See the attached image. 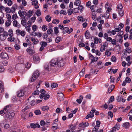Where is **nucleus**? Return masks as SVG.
I'll return each instance as SVG.
<instances>
[{
	"label": "nucleus",
	"instance_id": "obj_1",
	"mask_svg": "<svg viewBox=\"0 0 132 132\" xmlns=\"http://www.w3.org/2000/svg\"><path fill=\"white\" fill-rule=\"evenodd\" d=\"M41 94L40 95V98L46 100L48 99L50 97V95L48 94H46L45 91L43 89L40 90Z\"/></svg>",
	"mask_w": 132,
	"mask_h": 132
},
{
	"label": "nucleus",
	"instance_id": "obj_2",
	"mask_svg": "<svg viewBox=\"0 0 132 132\" xmlns=\"http://www.w3.org/2000/svg\"><path fill=\"white\" fill-rule=\"evenodd\" d=\"M11 109V106L10 105H7L5 107L4 109L0 111L1 114H4L9 113Z\"/></svg>",
	"mask_w": 132,
	"mask_h": 132
},
{
	"label": "nucleus",
	"instance_id": "obj_3",
	"mask_svg": "<svg viewBox=\"0 0 132 132\" xmlns=\"http://www.w3.org/2000/svg\"><path fill=\"white\" fill-rule=\"evenodd\" d=\"M57 66L59 67H63L64 64L63 59L61 57H59L57 58Z\"/></svg>",
	"mask_w": 132,
	"mask_h": 132
},
{
	"label": "nucleus",
	"instance_id": "obj_4",
	"mask_svg": "<svg viewBox=\"0 0 132 132\" xmlns=\"http://www.w3.org/2000/svg\"><path fill=\"white\" fill-rule=\"evenodd\" d=\"M39 75V71L38 70H36L35 71L32 77L31 78V81L32 82L34 81L37 79Z\"/></svg>",
	"mask_w": 132,
	"mask_h": 132
},
{
	"label": "nucleus",
	"instance_id": "obj_5",
	"mask_svg": "<svg viewBox=\"0 0 132 132\" xmlns=\"http://www.w3.org/2000/svg\"><path fill=\"white\" fill-rule=\"evenodd\" d=\"M8 33L7 32H4L3 33L0 34V40H5L8 36Z\"/></svg>",
	"mask_w": 132,
	"mask_h": 132
},
{
	"label": "nucleus",
	"instance_id": "obj_6",
	"mask_svg": "<svg viewBox=\"0 0 132 132\" xmlns=\"http://www.w3.org/2000/svg\"><path fill=\"white\" fill-rule=\"evenodd\" d=\"M33 61L35 64L38 63L40 60L39 57L36 54L34 55L33 56Z\"/></svg>",
	"mask_w": 132,
	"mask_h": 132
},
{
	"label": "nucleus",
	"instance_id": "obj_7",
	"mask_svg": "<svg viewBox=\"0 0 132 132\" xmlns=\"http://www.w3.org/2000/svg\"><path fill=\"white\" fill-rule=\"evenodd\" d=\"M63 34L68 33V34L70 33L73 30L72 28H70L69 29L68 27H66L63 29Z\"/></svg>",
	"mask_w": 132,
	"mask_h": 132
},
{
	"label": "nucleus",
	"instance_id": "obj_8",
	"mask_svg": "<svg viewBox=\"0 0 132 132\" xmlns=\"http://www.w3.org/2000/svg\"><path fill=\"white\" fill-rule=\"evenodd\" d=\"M15 113L13 112L10 113L9 112L5 114V118L9 119H12L14 116Z\"/></svg>",
	"mask_w": 132,
	"mask_h": 132
},
{
	"label": "nucleus",
	"instance_id": "obj_9",
	"mask_svg": "<svg viewBox=\"0 0 132 132\" xmlns=\"http://www.w3.org/2000/svg\"><path fill=\"white\" fill-rule=\"evenodd\" d=\"M89 58L91 60V62L90 63L89 65H90L92 62L96 61L98 60V58L97 57H94L93 56L90 54H89Z\"/></svg>",
	"mask_w": 132,
	"mask_h": 132
},
{
	"label": "nucleus",
	"instance_id": "obj_10",
	"mask_svg": "<svg viewBox=\"0 0 132 132\" xmlns=\"http://www.w3.org/2000/svg\"><path fill=\"white\" fill-rule=\"evenodd\" d=\"M57 98L60 101H63L64 99V96L63 93L61 92H60L57 93Z\"/></svg>",
	"mask_w": 132,
	"mask_h": 132
},
{
	"label": "nucleus",
	"instance_id": "obj_11",
	"mask_svg": "<svg viewBox=\"0 0 132 132\" xmlns=\"http://www.w3.org/2000/svg\"><path fill=\"white\" fill-rule=\"evenodd\" d=\"M16 31L17 35H20L23 37H24L26 34V32L23 30L21 31L19 29H18L16 30Z\"/></svg>",
	"mask_w": 132,
	"mask_h": 132
},
{
	"label": "nucleus",
	"instance_id": "obj_12",
	"mask_svg": "<svg viewBox=\"0 0 132 132\" xmlns=\"http://www.w3.org/2000/svg\"><path fill=\"white\" fill-rule=\"evenodd\" d=\"M50 64L53 67H55L56 65H57V58L52 59L50 62Z\"/></svg>",
	"mask_w": 132,
	"mask_h": 132
},
{
	"label": "nucleus",
	"instance_id": "obj_13",
	"mask_svg": "<svg viewBox=\"0 0 132 132\" xmlns=\"http://www.w3.org/2000/svg\"><path fill=\"white\" fill-rule=\"evenodd\" d=\"M0 56L2 58L7 59L9 57L7 53L5 52H3L1 53Z\"/></svg>",
	"mask_w": 132,
	"mask_h": 132
},
{
	"label": "nucleus",
	"instance_id": "obj_14",
	"mask_svg": "<svg viewBox=\"0 0 132 132\" xmlns=\"http://www.w3.org/2000/svg\"><path fill=\"white\" fill-rule=\"evenodd\" d=\"M24 95V91L22 90H20L17 92V96L18 97H20Z\"/></svg>",
	"mask_w": 132,
	"mask_h": 132
},
{
	"label": "nucleus",
	"instance_id": "obj_15",
	"mask_svg": "<svg viewBox=\"0 0 132 132\" xmlns=\"http://www.w3.org/2000/svg\"><path fill=\"white\" fill-rule=\"evenodd\" d=\"M18 13L19 16L21 17H25L27 15V13L23 10L19 11Z\"/></svg>",
	"mask_w": 132,
	"mask_h": 132
},
{
	"label": "nucleus",
	"instance_id": "obj_16",
	"mask_svg": "<svg viewBox=\"0 0 132 132\" xmlns=\"http://www.w3.org/2000/svg\"><path fill=\"white\" fill-rule=\"evenodd\" d=\"M31 40L33 42V44L34 45L37 44L39 42V40L37 38L33 37H31Z\"/></svg>",
	"mask_w": 132,
	"mask_h": 132
},
{
	"label": "nucleus",
	"instance_id": "obj_17",
	"mask_svg": "<svg viewBox=\"0 0 132 132\" xmlns=\"http://www.w3.org/2000/svg\"><path fill=\"white\" fill-rule=\"evenodd\" d=\"M32 98H34V97L33 96L30 97L28 100L29 101V103L31 106L34 105L35 104V100L34 99H32Z\"/></svg>",
	"mask_w": 132,
	"mask_h": 132
},
{
	"label": "nucleus",
	"instance_id": "obj_18",
	"mask_svg": "<svg viewBox=\"0 0 132 132\" xmlns=\"http://www.w3.org/2000/svg\"><path fill=\"white\" fill-rule=\"evenodd\" d=\"M26 51L30 55H32L34 54L35 53V51L32 49H31L30 48H28L27 50Z\"/></svg>",
	"mask_w": 132,
	"mask_h": 132
},
{
	"label": "nucleus",
	"instance_id": "obj_19",
	"mask_svg": "<svg viewBox=\"0 0 132 132\" xmlns=\"http://www.w3.org/2000/svg\"><path fill=\"white\" fill-rule=\"evenodd\" d=\"M32 4L35 6V8H38L39 6L38 5V2L37 0H34L33 1H32Z\"/></svg>",
	"mask_w": 132,
	"mask_h": 132
},
{
	"label": "nucleus",
	"instance_id": "obj_20",
	"mask_svg": "<svg viewBox=\"0 0 132 132\" xmlns=\"http://www.w3.org/2000/svg\"><path fill=\"white\" fill-rule=\"evenodd\" d=\"M94 44H96L98 42L100 43L102 42V40L101 39L98 38L97 37H95L94 38Z\"/></svg>",
	"mask_w": 132,
	"mask_h": 132
},
{
	"label": "nucleus",
	"instance_id": "obj_21",
	"mask_svg": "<svg viewBox=\"0 0 132 132\" xmlns=\"http://www.w3.org/2000/svg\"><path fill=\"white\" fill-rule=\"evenodd\" d=\"M118 11L119 16H120L121 17L123 16L124 14L123 10L122 9H118Z\"/></svg>",
	"mask_w": 132,
	"mask_h": 132
},
{
	"label": "nucleus",
	"instance_id": "obj_22",
	"mask_svg": "<svg viewBox=\"0 0 132 132\" xmlns=\"http://www.w3.org/2000/svg\"><path fill=\"white\" fill-rule=\"evenodd\" d=\"M3 83V82L0 80V93L4 91Z\"/></svg>",
	"mask_w": 132,
	"mask_h": 132
},
{
	"label": "nucleus",
	"instance_id": "obj_23",
	"mask_svg": "<svg viewBox=\"0 0 132 132\" xmlns=\"http://www.w3.org/2000/svg\"><path fill=\"white\" fill-rule=\"evenodd\" d=\"M48 67V64H46L45 65L44 67L45 73H48L49 70V68Z\"/></svg>",
	"mask_w": 132,
	"mask_h": 132
},
{
	"label": "nucleus",
	"instance_id": "obj_24",
	"mask_svg": "<svg viewBox=\"0 0 132 132\" xmlns=\"http://www.w3.org/2000/svg\"><path fill=\"white\" fill-rule=\"evenodd\" d=\"M76 129V125L71 124L69 125V129L71 130H74Z\"/></svg>",
	"mask_w": 132,
	"mask_h": 132
},
{
	"label": "nucleus",
	"instance_id": "obj_25",
	"mask_svg": "<svg viewBox=\"0 0 132 132\" xmlns=\"http://www.w3.org/2000/svg\"><path fill=\"white\" fill-rule=\"evenodd\" d=\"M52 128L53 130H55L58 128V127H57V124L55 123L54 122L52 124Z\"/></svg>",
	"mask_w": 132,
	"mask_h": 132
},
{
	"label": "nucleus",
	"instance_id": "obj_26",
	"mask_svg": "<svg viewBox=\"0 0 132 132\" xmlns=\"http://www.w3.org/2000/svg\"><path fill=\"white\" fill-rule=\"evenodd\" d=\"M21 23L23 26L25 27L26 26V19L24 18H23L22 20Z\"/></svg>",
	"mask_w": 132,
	"mask_h": 132
},
{
	"label": "nucleus",
	"instance_id": "obj_27",
	"mask_svg": "<svg viewBox=\"0 0 132 132\" xmlns=\"http://www.w3.org/2000/svg\"><path fill=\"white\" fill-rule=\"evenodd\" d=\"M22 3L23 5L20 6V8H24L23 6H25L27 4V2L25 0H22Z\"/></svg>",
	"mask_w": 132,
	"mask_h": 132
},
{
	"label": "nucleus",
	"instance_id": "obj_28",
	"mask_svg": "<svg viewBox=\"0 0 132 132\" xmlns=\"http://www.w3.org/2000/svg\"><path fill=\"white\" fill-rule=\"evenodd\" d=\"M114 88V85H112L110 86L108 89V92H109V93H110L113 90Z\"/></svg>",
	"mask_w": 132,
	"mask_h": 132
},
{
	"label": "nucleus",
	"instance_id": "obj_29",
	"mask_svg": "<svg viewBox=\"0 0 132 132\" xmlns=\"http://www.w3.org/2000/svg\"><path fill=\"white\" fill-rule=\"evenodd\" d=\"M119 37V39L118 40V41L120 43H122L123 41V40L122 39V37L121 35L119 34V33H118L117 35L116 36L117 37V36Z\"/></svg>",
	"mask_w": 132,
	"mask_h": 132
},
{
	"label": "nucleus",
	"instance_id": "obj_30",
	"mask_svg": "<svg viewBox=\"0 0 132 132\" xmlns=\"http://www.w3.org/2000/svg\"><path fill=\"white\" fill-rule=\"evenodd\" d=\"M130 124L129 123L126 122L123 123V127L125 128H128L130 126Z\"/></svg>",
	"mask_w": 132,
	"mask_h": 132
},
{
	"label": "nucleus",
	"instance_id": "obj_31",
	"mask_svg": "<svg viewBox=\"0 0 132 132\" xmlns=\"http://www.w3.org/2000/svg\"><path fill=\"white\" fill-rule=\"evenodd\" d=\"M53 30L51 28H49L47 31V33L49 35L51 34V36H53Z\"/></svg>",
	"mask_w": 132,
	"mask_h": 132
},
{
	"label": "nucleus",
	"instance_id": "obj_32",
	"mask_svg": "<svg viewBox=\"0 0 132 132\" xmlns=\"http://www.w3.org/2000/svg\"><path fill=\"white\" fill-rule=\"evenodd\" d=\"M98 70H93V68H91V69L90 70V72L92 74L94 73L95 74H96L97 73V72H98Z\"/></svg>",
	"mask_w": 132,
	"mask_h": 132
},
{
	"label": "nucleus",
	"instance_id": "obj_33",
	"mask_svg": "<svg viewBox=\"0 0 132 132\" xmlns=\"http://www.w3.org/2000/svg\"><path fill=\"white\" fill-rule=\"evenodd\" d=\"M80 1L79 0H76L74 2V4L77 6H79L80 4Z\"/></svg>",
	"mask_w": 132,
	"mask_h": 132
},
{
	"label": "nucleus",
	"instance_id": "obj_34",
	"mask_svg": "<svg viewBox=\"0 0 132 132\" xmlns=\"http://www.w3.org/2000/svg\"><path fill=\"white\" fill-rule=\"evenodd\" d=\"M9 35L11 37H12L13 35V31L12 29H10L8 31Z\"/></svg>",
	"mask_w": 132,
	"mask_h": 132
},
{
	"label": "nucleus",
	"instance_id": "obj_35",
	"mask_svg": "<svg viewBox=\"0 0 132 132\" xmlns=\"http://www.w3.org/2000/svg\"><path fill=\"white\" fill-rule=\"evenodd\" d=\"M85 36L86 37V39H88L90 37V33L89 31L87 30L85 33Z\"/></svg>",
	"mask_w": 132,
	"mask_h": 132
},
{
	"label": "nucleus",
	"instance_id": "obj_36",
	"mask_svg": "<svg viewBox=\"0 0 132 132\" xmlns=\"http://www.w3.org/2000/svg\"><path fill=\"white\" fill-rule=\"evenodd\" d=\"M77 19L79 21L84 22L85 21V19L82 16H79L77 17Z\"/></svg>",
	"mask_w": 132,
	"mask_h": 132
},
{
	"label": "nucleus",
	"instance_id": "obj_37",
	"mask_svg": "<svg viewBox=\"0 0 132 132\" xmlns=\"http://www.w3.org/2000/svg\"><path fill=\"white\" fill-rule=\"evenodd\" d=\"M83 99V97L82 96H80L79 97V98L77 100V102L78 103L80 104L81 103L82 100Z\"/></svg>",
	"mask_w": 132,
	"mask_h": 132
},
{
	"label": "nucleus",
	"instance_id": "obj_38",
	"mask_svg": "<svg viewBox=\"0 0 132 132\" xmlns=\"http://www.w3.org/2000/svg\"><path fill=\"white\" fill-rule=\"evenodd\" d=\"M45 19L46 21L48 22H50L51 21V17L49 15H47L45 17Z\"/></svg>",
	"mask_w": 132,
	"mask_h": 132
},
{
	"label": "nucleus",
	"instance_id": "obj_39",
	"mask_svg": "<svg viewBox=\"0 0 132 132\" xmlns=\"http://www.w3.org/2000/svg\"><path fill=\"white\" fill-rule=\"evenodd\" d=\"M102 62L101 61H99L97 62V65L99 67H98V68L101 69L103 67V66H101Z\"/></svg>",
	"mask_w": 132,
	"mask_h": 132
},
{
	"label": "nucleus",
	"instance_id": "obj_40",
	"mask_svg": "<svg viewBox=\"0 0 132 132\" xmlns=\"http://www.w3.org/2000/svg\"><path fill=\"white\" fill-rule=\"evenodd\" d=\"M49 109V107L47 106H43L42 108V109L43 111L47 110Z\"/></svg>",
	"mask_w": 132,
	"mask_h": 132
},
{
	"label": "nucleus",
	"instance_id": "obj_41",
	"mask_svg": "<svg viewBox=\"0 0 132 132\" xmlns=\"http://www.w3.org/2000/svg\"><path fill=\"white\" fill-rule=\"evenodd\" d=\"M32 11L31 10L29 11L27 13V16L29 18L30 17L32 14Z\"/></svg>",
	"mask_w": 132,
	"mask_h": 132
},
{
	"label": "nucleus",
	"instance_id": "obj_42",
	"mask_svg": "<svg viewBox=\"0 0 132 132\" xmlns=\"http://www.w3.org/2000/svg\"><path fill=\"white\" fill-rule=\"evenodd\" d=\"M111 54V53L108 50H105V55L109 56Z\"/></svg>",
	"mask_w": 132,
	"mask_h": 132
},
{
	"label": "nucleus",
	"instance_id": "obj_43",
	"mask_svg": "<svg viewBox=\"0 0 132 132\" xmlns=\"http://www.w3.org/2000/svg\"><path fill=\"white\" fill-rule=\"evenodd\" d=\"M40 44L42 46H43L44 47H46L47 45V44L45 42H40Z\"/></svg>",
	"mask_w": 132,
	"mask_h": 132
},
{
	"label": "nucleus",
	"instance_id": "obj_44",
	"mask_svg": "<svg viewBox=\"0 0 132 132\" xmlns=\"http://www.w3.org/2000/svg\"><path fill=\"white\" fill-rule=\"evenodd\" d=\"M11 24V20H8L6 21L5 22V26L7 27H8Z\"/></svg>",
	"mask_w": 132,
	"mask_h": 132
},
{
	"label": "nucleus",
	"instance_id": "obj_45",
	"mask_svg": "<svg viewBox=\"0 0 132 132\" xmlns=\"http://www.w3.org/2000/svg\"><path fill=\"white\" fill-rule=\"evenodd\" d=\"M54 29L55 34L56 35L59 32L58 27H55L54 28Z\"/></svg>",
	"mask_w": 132,
	"mask_h": 132
},
{
	"label": "nucleus",
	"instance_id": "obj_46",
	"mask_svg": "<svg viewBox=\"0 0 132 132\" xmlns=\"http://www.w3.org/2000/svg\"><path fill=\"white\" fill-rule=\"evenodd\" d=\"M94 116V114H88L86 116L85 118L86 119H88L90 118H92Z\"/></svg>",
	"mask_w": 132,
	"mask_h": 132
},
{
	"label": "nucleus",
	"instance_id": "obj_47",
	"mask_svg": "<svg viewBox=\"0 0 132 132\" xmlns=\"http://www.w3.org/2000/svg\"><path fill=\"white\" fill-rule=\"evenodd\" d=\"M61 37L59 36H57L55 39V42L58 43L60 42L61 40Z\"/></svg>",
	"mask_w": 132,
	"mask_h": 132
},
{
	"label": "nucleus",
	"instance_id": "obj_48",
	"mask_svg": "<svg viewBox=\"0 0 132 132\" xmlns=\"http://www.w3.org/2000/svg\"><path fill=\"white\" fill-rule=\"evenodd\" d=\"M109 16V13H106L104 15H103L102 16L103 17H104L105 19H108Z\"/></svg>",
	"mask_w": 132,
	"mask_h": 132
},
{
	"label": "nucleus",
	"instance_id": "obj_49",
	"mask_svg": "<svg viewBox=\"0 0 132 132\" xmlns=\"http://www.w3.org/2000/svg\"><path fill=\"white\" fill-rule=\"evenodd\" d=\"M113 45H116L117 43L116 40L115 39H112L111 42Z\"/></svg>",
	"mask_w": 132,
	"mask_h": 132
},
{
	"label": "nucleus",
	"instance_id": "obj_50",
	"mask_svg": "<svg viewBox=\"0 0 132 132\" xmlns=\"http://www.w3.org/2000/svg\"><path fill=\"white\" fill-rule=\"evenodd\" d=\"M5 49L7 51L9 52H11L12 50V48L11 47H5Z\"/></svg>",
	"mask_w": 132,
	"mask_h": 132
},
{
	"label": "nucleus",
	"instance_id": "obj_51",
	"mask_svg": "<svg viewBox=\"0 0 132 132\" xmlns=\"http://www.w3.org/2000/svg\"><path fill=\"white\" fill-rule=\"evenodd\" d=\"M32 30L34 31H35L37 30V27L35 25H33L32 27Z\"/></svg>",
	"mask_w": 132,
	"mask_h": 132
},
{
	"label": "nucleus",
	"instance_id": "obj_52",
	"mask_svg": "<svg viewBox=\"0 0 132 132\" xmlns=\"http://www.w3.org/2000/svg\"><path fill=\"white\" fill-rule=\"evenodd\" d=\"M59 22V20L54 19L52 21V23L54 24H57Z\"/></svg>",
	"mask_w": 132,
	"mask_h": 132
},
{
	"label": "nucleus",
	"instance_id": "obj_53",
	"mask_svg": "<svg viewBox=\"0 0 132 132\" xmlns=\"http://www.w3.org/2000/svg\"><path fill=\"white\" fill-rule=\"evenodd\" d=\"M73 12V10L72 9H69L68 11V13L69 15H71Z\"/></svg>",
	"mask_w": 132,
	"mask_h": 132
},
{
	"label": "nucleus",
	"instance_id": "obj_54",
	"mask_svg": "<svg viewBox=\"0 0 132 132\" xmlns=\"http://www.w3.org/2000/svg\"><path fill=\"white\" fill-rule=\"evenodd\" d=\"M14 47L15 48L16 50H19L20 48V46L18 44H16L14 45Z\"/></svg>",
	"mask_w": 132,
	"mask_h": 132
},
{
	"label": "nucleus",
	"instance_id": "obj_55",
	"mask_svg": "<svg viewBox=\"0 0 132 132\" xmlns=\"http://www.w3.org/2000/svg\"><path fill=\"white\" fill-rule=\"evenodd\" d=\"M36 14L37 16H39L41 14L40 11V10L38 9L37 10Z\"/></svg>",
	"mask_w": 132,
	"mask_h": 132
},
{
	"label": "nucleus",
	"instance_id": "obj_56",
	"mask_svg": "<svg viewBox=\"0 0 132 132\" xmlns=\"http://www.w3.org/2000/svg\"><path fill=\"white\" fill-rule=\"evenodd\" d=\"M34 113L36 115H38L40 114L41 113V112L40 111V110H36L35 111Z\"/></svg>",
	"mask_w": 132,
	"mask_h": 132
},
{
	"label": "nucleus",
	"instance_id": "obj_57",
	"mask_svg": "<svg viewBox=\"0 0 132 132\" xmlns=\"http://www.w3.org/2000/svg\"><path fill=\"white\" fill-rule=\"evenodd\" d=\"M13 25L15 27H17L18 26V23L17 21L15 20H14L13 22Z\"/></svg>",
	"mask_w": 132,
	"mask_h": 132
},
{
	"label": "nucleus",
	"instance_id": "obj_58",
	"mask_svg": "<svg viewBox=\"0 0 132 132\" xmlns=\"http://www.w3.org/2000/svg\"><path fill=\"white\" fill-rule=\"evenodd\" d=\"M114 99V97L113 96H112L110 98L109 101V103H111L113 101Z\"/></svg>",
	"mask_w": 132,
	"mask_h": 132
},
{
	"label": "nucleus",
	"instance_id": "obj_59",
	"mask_svg": "<svg viewBox=\"0 0 132 132\" xmlns=\"http://www.w3.org/2000/svg\"><path fill=\"white\" fill-rule=\"evenodd\" d=\"M101 122L100 121H96V125L95 127H97L99 128L100 126V124Z\"/></svg>",
	"mask_w": 132,
	"mask_h": 132
},
{
	"label": "nucleus",
	"instance_id": "obj_60",
	"mask_svg": "<svg viewBox=\"0 0 132 132\" xmlns=\"http://www.w3.org/2000/svg\"><path fill=\"white\" fill-rule=\"evenodd\" d=\"M58 84L56 83H53L51 84V87L53 88H55L58 86Z\"/></svg>",
	"mask_w": 132,
	"mask_h": 132
},
{
	"label": "nucleus",
	"instance_id": "obj_61",
	"mask_svg": "<svg viewBox=\"0 0 132 132\" xmlns=\"http://www.w3.org/2000/svg\"><path fill=\"white\" fill-rule=\"evenodd\" d=\"M125 81L127 83H129L131 81V80L129 77H127L126 78Z\"/></svg>",
	"mask_w": 132,
	"mask_h": 132
},
{
	"label": "nucleus",
	"instance_id": "obj_62",
	"mask_svg": "<svg viewBox=\"0 0 132 132\" xmlns=\"http://www.w3.org/2000/svg\"><path fill=\"white\" fill-rule=\"evenodd\" d=\"M39 91L38 90H37L34 92L32 94L33 95H38L39 94Z\"/></svg>",
	"mask_w": 132,
	"mask_h": 132
},
{
	"label": "nucleus",
	"instance_id": "obj_63",
	"mask_svg": "<svg viewBox=\"0 0 132 132\" xmlns=\"http://www.w3.org/2000/svg\"><path fill=\"white\" fill-rule=\"evenodd\" d=\"M14 37H9L7 38L8 40L11 42L14 41Z\"/></svg>",
	"mask_w": 132,
	"mask_h": 132
},
{
	"label": "nucleus",
	"instance_id": "obj_64",
	"mask_svg": "<svg viewBox=\"0 0 132 132\" xmlns=\"http://www.w3.org/2000/svg\"><path fill=\"white\" fill-rule=\"evenodd\" d=\"M122 98L121 96H118L116 98V100L117 101L120 102L121 101Z\"/></svg>",
	"mask_w": 132,
	"mask_h": 132
}]
</instances>
